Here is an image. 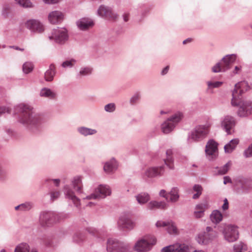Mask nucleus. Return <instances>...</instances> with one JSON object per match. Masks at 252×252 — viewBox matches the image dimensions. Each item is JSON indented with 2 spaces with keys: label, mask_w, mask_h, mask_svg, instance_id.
Here are the masks:
<instances>
[{
  "label": "nucleus",
  "mask_w": 252,
  "mask_h": 252,
  "mask_svg": "<svg viewBox=\"0 0 252 252\" xmlns=\"http://www.w3.org/2000/svg\"><path fill=\"white\" fill-rule=\"evenodd\" d=\"M15 110L19 113V122L31 132L37 133L41 129L43 118L31 105L20 103L15 107Z\"/></svg>",
  "instance_id": "1"
},
{
  "label": "nucleus",
  "mask_w": 252,
  "mask_h": 252,
  "mask_svg": "<svg viewBox=\"0 0 252 252\" xmlns=\"http://www.w3.org/2000/svg\"><path fill=\"white\" fill-rule=\"evenodd\" d=\"M249 88L247 82L241 81L235 84V89L232 92L231 104L234 106L240 105L237 112L238 115L240 117H244L252 115V102L246 101L242 104L240 102V96Z\"/></svg>",
  "instance_id": "2"
},
{
  "label": "nucleus",
  "mask_w": 252,
  "mask_h": 252,
  "mask_svg": "<svg viewBox=\"0 0 252 252\" xmlns=\"http://www.w3.org/2000/svg\"><path fill=\"white\" fill-rule=\"evenodd\" d=\"M209 132V126L206 125L196 126L188 133L187 140L189 143L199 142L206 138Z\"/></svg>",
  "instance_id": "3"
},
{
  "label": "nucleus",
  "mask_w": 252,
  "mask_h": 252,
  "mask_svg": "<svg viewBox=\"0 0 252 252\" xmlns=\"http://www.w3.org/2000/svg\"><path fill=\"white\" fill-rule=\"evenodd\" d=\"M157 240L155 236L147 235L139 239L134 246V250L137 252H148L156 244Z\"/></svg>",
  "instance_id": "4"
},
{
  "label": "nucleus",
  "mask_w": 252,
  "mask_h": 252,
  "mask_svg": "<svg viewBox=\"0 0 252 252\" xmlns=\"http://www.w3.org/2000/svg\"><path fill=\"white\" fill-rule=\"evenodd\" d=\"M48 37L50 40L54 41L60 44H63L68 40L69 37L66 29L58 28L53 29L51 33L48 34Z\"/></svg>",
  "instance_id": "5"
},
{
  "label": "nucleus",
  "mask_w": 252,
  "mask_h": 252,
  "mask_svg": "<svg viewBox=\"0 0 252 252\" xmlns=\"http://www.w3.org/2000/svg\"><path fill=\"white\" fill-rule=\"evenodd\" d=\"M107 251L108 252H129L130 246L128 244L109 239L107 241Z\"/></svg>",
  "instance_id": "6"
},
{
  "label": "nucleus",
  "mask_w": 252,
  "mask_h": 252,
  "mask_svg": "<svg viewBox=\"0 0 252 252\" xmlns=\"http://www.w3.org/2000/svg\"><path fill=\"white\" fill-rule=\"evenodd\" d=\"M218 233L210 226L206 228L204 232L198 234L196 237V241L201 245H207L217 237Z\"/></svg>",
  "instance_id": "7"
},
{
  "label": "nucleus",
  "mask_w": 252,
  "mask_h": 252,
  "mask_svg": "<svg viewBox=\"0 0 252 252\" xmlns=\"http://www.w3.org/2000/svg\"><path fill=\"white\" fill-rule=\"evenodd\" d=\"M206 158L210 161L215 160L218 156V144L214 140H209L205 147Z\"/></svg>",
  "instance_id": "8"
},
{
  "label": "nucleus",
  "mask_w": 252,
  "mask_h": 252,
  "mask_svg": "<svg viewBox=\"0 0 252 252\" xmlns=\"http://www.w3.org/2000/svg\"><path fill=\"white\" fill-rule=\"evenodd\" d=\"M111 189L107 185H99L96 188L94 192L86 197L87 199L104 198L106 196L110 195Z\"/></svg>",
  "instance_id": "9"
},
{
  "label": "nucleus",
  "mask_w": 252,
  "mask_h": 252,
  "mask_svg": "<svg viewBox=\"0 0 252 252\" xmlns=\"http://www.w3.org/2000/svg\"><path fill=\"white\" fill-rule=\"evenodd\" d=\"M39 221L42 227H49L56 222V214L52 212H42L40 214Z\"/></svg>",
  "instance_id": "10"
},
{
  "label": "nucleus",
  "mask_w": 252,
  "mask_h": 252,
  "mask_svg": "<svg viewBox=\"0 0 252 252\" xmlns=\"http://www.w3.org/2000/svg\"><path fill=\"white\" fill-rule=\"evenodd\" d=\"M225 239L229 242L235 241L239 237L238 228L232 225L226 226L223 231Z\"/></svg>",
  "instance_id": "11"
},
{
  "label": "nucleus",
  "mask_w": 252,
  "mask_h": 252,
  "mask_svg": "<svg viewBox=\"0 0 252 252\" xmlns=\"http://www.w3.org/2000/svg\"><path fill=\"white\" fill-rule=\"evenodd\" d=\"M236 124L235 119L230 115L224 116L220 119L221 127L227 134L231 133V130L235 127Z\"/></svg>",
  "instance_id": "12"
},
{
  "label": "nucleus",
  "mask_w": 252,
  "mask_h": 252,
  "mask_svg": "<svg viewBox=\"0 0 252 252\" xmlns=\"http://www.w3.org/2000/svg\"><path fill=\"white\" fill-rule=\"evenodd\" d=\"M97 14L102 18L108 20H115L117 17V14L114 12L111 7L104 5H100L97 10Z\"/></svg>",
  "instance_id": "13"
},
{
  "label": "nucleus",
  "mask_w": 252,
  "mask_h": 252,
  "mask_svg": "<svg viewBox=\"0 0 252 252\" xmlns=\"http://www.w3.org/2000/svg\"><path fill=\"white\" fill-rule=\"evenodd\" d=\"M164 172L163 166H153L147 168L144 173V178H154L162 176Z\"/></svg>",
  "instance_id": "14"
},
{
  "label": "nucleus",
  "mask_w": 252,
  "mask_h": 252,
  "mask_svg": "<svg viewBox=\"0 0 252 252\" xmlns=\"http://www.w3.org/2000/svg\"><path fill=\"white\" fill-rule=\"evenodd\" d=\"M236 186L239 187L243 192H247L252 188L251 181L242 176H238L235 179Z\"/></svg>",
  "instance_id": "15"
},
{
  "label": "nucleus",
  "mask_w": 252,
  "mask_h": 252,
  "mask_svg": "<svg viewBox=\"0 0 252 252\" xmlns=\"http://www.w3.org/2000/svg\"><path fill=\"white\" fill-rule=\"evenodd\" d=\"M118 224L119 227L122 229L131 230L135 227V222L129 217L125 215L120 218Z\"/></svg>",
  "instance_id": "16"
},
{
  "label": "nucleus",
  "mask_w": 252,
  "mask_h": 252,
  "mask_svg": "<svg viewBox=\"0 0 252 252\" xmlns=\"http://www.w3.org/2000/svg\"><path fill=\"white\" fill-rule=\"evenodd\" d=\"M26 27L32 32L41 33L44 30L43 25L38 20H30L25 24Z\"/></svg>",
  "instance_id": "17"
},
{
  "label": "nucleus",
  "mask_w": 252,
  "mask_h": 252,
  "mask_svg": "<svg viewBox=\"0 0 252 252\" xmlns=\"http://www.w3.org/2000/svg\"><path fill=\"white\" fill-rule=\"evenodd\" d=\"M63 192L66 198L72 200L77 207L79 206L80 204L79 199L75 195L74 192L68 185L64 186Z\"/></svg>",
  "instance_id": "18"
},
{
  "label": "nucleus",
  "mask_w": 252,
  "mask_h": 252,
  "mask_svg": "<svg viewBox=\"0 0 252 252\" xmlns=\"http://www.w3.org/2000/svg\"><path fill=\"white\" fill-rule=\"evenodd\" d=\"M76 25L80 30L86 31L94 26V22L91 18L84 17L78 20L76 22Z\"/></svg>",
  "instance_id": "19"
},
{
  "label": "nucleus",
  "mask_w": 252,
  "mask_h": 252,
  "mask_svg": "<svg viewBox=\"0 0 252 252\" xmlns=\"http://www.w3.org/2000/svg\"><path fill=\"white\" fill-rule=\"evenodd\" d=\"M63 19V15L62 12L58 10L50 12L48 15V20L53 24L61 23Z\"/></svg>",
  "instance_id": "20"
},
{
  "label": "nucleus",
  "mask_w": 252,
  "mask_h": 252,
  "mask_svg": "<svg viewBox=\"0 0 252 252\" xmlns=\"http://www.w3.org/2000/svg\"><path fill=\"white\" fill-rule=\"evenodd\" d=\"M168 204L165 201H158L153 200L150 201L147 205V208L150 210L155 209L165 210L168 207Z\"/></svg>",
  "instance_id": "21"
},
{
  "label": "nucleus",
  "mask_w": 252,
  "mask_h": 252,
  "mask_svg": "<svg viewBox=\"0 0 252 252\" xmlns=\"http://www.w3.org/2000/svg\"><path fill=\"white\" fill-rule=\"evenodd\" d=\"M161 131L164 134L170 133L173 127V116L170 117L161 125Z\"/></svg>",
  "instance_id": "22"
},
{
  "label": "nucleus",
  "mask_w": 252,
  "mask_h": 252,
  "mask_svg": "<svg viewBox=\"0 0 252 252\" xmlns=\"http://www.w3.org/2000/svg\"><path fill=\"white\" fill-rule=\"evenodd\" d=\"M71 185L73 189L79 193L83 192V185L82 183V177L77 176L74 177L71 180Z\"/></svg>",
  "instance_id": "23"
},
{
  "label": "nucleus",
  "mask_w": 252,
  "mask_h": 252,
  "mask_svg": "<svg viewBox=\"0 0 252 252\" xmlns=\"http://www.w3.org/2000/svg\"><path fill=\"white\" fill-rule=\"evenodd\" d=\"M236 59V55L235 54L228 55L222 59V66L226 71L229 69L230 65L234 63Z\"/></svg>",
  "instance_id": "24"
},
{
  "label": "nucleus",
  "mask_w": 252,
  "mask_h": 252,
  "mask_svg": "<svg viewBox=\"0 0 252 252\" xmlns=\"http://www.w3.org/2000/svg\"><path fill=\"white\" fill-rule=\"evenodd\" d=\"M39 95L41 97L47 98L50 99H55L57 97V94L55 91L45 87L40 90Z\"/></svg>",
  "instance_id": "25"
},
{
  "label": "nucleus",
  "mask_w": 252,
  "mask_h": 252,
  "mask_svg": "<svg viewBox=\"0 0 252 252\" xmlns=\"http://www.w3.org/2000/svg\"><path fill=\"white\" fill-rule=\"evenodd\" d=\"M118 167V163L114 158H111L106 162L104 165L103 169L105 172L110 173L115 170Z\"/></svg>",
  "instance_id": "26"
},
{
  "label": "nucleus",
  "mask_w": 252,
  "mask_h": 252,
  "mask_svg": "<svg viewBox=\"0 0 252 252\" xmlns=\"http://www.w3.org/2000/svg\"><path fill=\"white\" fill-rule=\"evenodd\" d=\"M77 132L81 135L88 136L93 135L97 133L95 129L90 128L86 126H79L77 128Z\"/></svg>",
  "instance_id": "27"
},
{
  "label": "nucleus",
  "mask_w": 252,
  "mask_h": 252,
  "mask_svg": "<svg viewBox=\"0 0 252 252\" xmlns=\"http://www.w3.org/2000/svg\"><path fill=\"white\" fill-rule=\"evenodd\" d=\"M156 226L157 227H165L168 233L172 234L173 233V224L171 221L158 220L156 223Z\"/></svg>",
  "instance_id": "28"
},
{
  "label": "nucleus",
  "mask_w": 252,
  "mask_h": 252,
  "mask_svg": "<svg viewBox=\"0 0 252 252\" xmlns=\"http://www.w3.org/2000/svg\"><path fill=\"white\" fill-rule=\"evenodd\" d=\"M173 151L172 149H168L166 152V158H164L165 164L170 169L173 167Z\"/></svg>",
  "instance_id": "29"
},
{
  "label": "nucleus",
  "mask_w": 252,
  "mask_h": 252,
  "mask_svg": "<svg viewBox=\"0 0 252 252\" xmlns=\"http://www.w3.org/2000/svg\"><path fill=\"white\" fill-rule=\"evenodd\" d=\"M93 70V68L91 66H82L80 68L77 76L79 78H82V77L91 75Z\"/></svg>",
  "instance_id": "30"
},
{
  "label": "nucleus",
  "mask_w": 252,
  "mask_h": 252,
  "mask_svg": "<svg viewBox=\"0 0 252 252\" xmlns=\"http://www.w3.org/2000/svg\"><path fill=\"white\" fill-rule=\"evenodd\" d=\"M239 142V140L238 138L232 139L224 146V149L225 152L228 153H231L235 149Z\"/></svg>",
  "instance_id": "31"
},
{
  "label": "nucleus",
  "mask_w": 252,
  "mask_h": 252,
  "mask_svg": "<svg viewBox=\"0 0 252 252\" xmlns=\"http://www.w3.org/2000/svg\"><path fill=\"white\" fill-rule=\"evenodd\" d=\"M55 66L54 64H51L49 66V68L45 72L44 78L46 81H52L55 75Z\"/></svg>",
  "instance_id": "32"
},
{
  "label": "nucleus",
  "mask_w": 252,
  "mask_h": 252,
  "mask_svg": "<svg viewBox=\"0 0 252 252\" xmlns=\"http://www.w3.org/2000/svg\"><path fill=\"white\" fill-rule=\"evenodd\" d=\"M135 198L138 203L140 204H144L150 199L149 194L146 192H141L136 195Z\"/></svg>",
  "instance_id": "33"
},
{
  "label": "nucleus",
  "mask_w": 252,
  "mask_h": 252,
  "mask_svg": "<svg viewBox=\"0 0 252 252\" xmlns=\"http://www.w3.org/2000/svg\"><path fill=\"white\" fill-rule=\"evenodd\" d=\"M210 218L212 222L217 224L221 221L222 215L219 211L214 210L210 215Z\"/></svg>",
  "instance_id": "34"
},
{
  "label": "nucleus",
  "mask_w": 252,
  "mask_h": 252,
  "mask_svg": "<svg viewBox=\"0 0 252 252\" xmlns=\"http://www.w3.org/2000/svg\"><path fill=\"white\" fill-rule=\"evenodd\" d=\"M86 231L94 237L101 238L104 236V232L93 227H88Z\"/></svg>",
  "instance_id": "35"
},
{
  "label": "nucleus",
  "mask_w": 252,
  "mask_h": 252,
  "mask_svg": "<svg viewBox=\"0 0 252 252\" xmlns=\"http://www.w3.org/2000/svg\"><path fill=\"white\" fill-rule=\"evenodd\" d=\"M159 195L164 198L167 203L169 202H172L173 200V192L172 189L168 192H167L164 189H161L159 192Z\"/></svg>",
  "instance_id": "36"
},
{
  "label": "nucleus",
  "mask_w": 252,
  "mask_h": 252,
  "mask_svg": "<svg viewBox=\"0 0 252 252\" xmlns=\"http://www.w3.org/2000/svg\"><path fill=\"white\" fill-rule=\"evenodd\" d=\"M234 252H249L248 251L247 246L242 242L236 244L233 246Z\"/></svg>",
  "instance_id": "37"
},
{
  "label": "nucleus",
  "mask_w": 252,
  "mask_h": 252,
  "mask_svg": "<svg viewBox=\"0 0 252 252\" xmlns=\"http://www.w3.org/2000/svg\"><path fill=\"white\" fill-rule=\"evenodd\" d=\"M174 252H189V247L185 244H174Z\"/></svg>",
  "instance_id": "38"
},
{
  "label": "nucleus",
  "mask_w": 252,
  "mask_h": 252,
  "mask_svg": "<svg viewBox=\"0 0 252 252\" xmlns=\"http://www.w3.org/2000/svg\"><path fill=\"white\" fill-rule=\"evenodd\" d=\"M14 252H30V246L26 243H22L15 248Z\"/></svg>",
  "instance_id": "39"
},
{
  "label": "nucleus",
  "mask_w": 252,
  "mask_h": 252,
  "mask_svg": "<svg viewBox=\"0 0 252 252\" xmlns=\"http://www.w3.org/2000/svg\"><path fill=\"white\" fill-rule=\"evenodd\" d=\"M184 117V113L180 111L174 112V127L179 124Z\"/></svg>",
  "instance_id": "40"
},
{
  "label": "nucleus",
  "mask_w": 252,
  "mask_h": 252,
  "mask_svg": "<svg viewBox=\"0 0 252 252\" xmlns=\"http://www.w3.org/2000/svg\"><path fill=\"white\" fill-rule=\"evenodd\" d=\"M85 239V235L81 232L76 233L73 237V241L78 244L82 243L84 241Z\"/></svg>",
  "instance_id": "41"
},
{
  "label": "nucleus",
  "mask_w": 252,
  "mask_h": 252,
  "mask_svg": "<svg viewBox=\"0 0 252 252\" xmlns=\"http://www.w3.org/2000/svg\"><path fill=\"white\" fill-rule=\"evenodd\" d=\"M33 66L31 62H26L23 65V71L26 74H28L33 70Z\"/></svg>",
  "instance_id": "42"
},
{
  "label": "nucleus",
  "mask_w": 252,
  "mask_h": 252,
  "mask_svg": "<svg viewBox=\"0 0 252 252\" xmlns=\"http://www.w3.org/2000/svg\"><path fill=\"white\" fill-rule=\"evenodd\" d=\"M20 5L25 8H31L33 7L32 3L30 0H15Z\"/></svg>",
  "instance_id": "43"
},
{
  "label": "nucleus",
  "mask_w": 252,
  "mask_h": 252,
  "mask_svg": "<svg viewBox=\"0 0 252 252\" xmlns=\"http://www.w3.org/2000/svg\"><path fill=\"white\" fill-rule=\"evenodd\" d=\"M207 84L208 86V89L209 90L219 88L222 84V82L220 81H208L207 82Z\"/></svg>",
  "instance_id": "44"
},
{
  "label": "nucleus",
  "mask_w": 252,
  "mask_h": 252,
  "mask_svg": "<svg viewBox=\"0 0 252 252\" xmlns=\"http://www.w3.org/2000/svg\"><path fill=\"white\" fill-rule=\"evenodd\" d=\"M7 178L6 171L3 168L1 163L0 162V182H4Z\"/></svg>",
  "instance_id": "45"
},
{
  "label": "nucleus",
  "mask_w": 252,
  "mask_h": 252,
  "mask_svg": "<svg viewBox=\"0 0 252 252\" xmlns=\"http://www.w3.org/2000/svg\"><path fill=\"white\" fill-rule=\"evenodd\" d=\"M212 70L213 72L215 73L225 71L222 66V63H218L216 64V65L213 66L212 68Z\"/></svg>",
  "instance_id": "46"
},
{
  "label": "nucleus",
  "mask_w": 252,
  "mask_h": 252,
  "mask_svg": "<svg viewBox=\"0 0 252 252\" xmlns=\"http://www.w3.org/2000/svg\"><path fill=\"white\" fill-rule=\"evenodd\" d=\"M76 61L74 59H71L70 60H67L63 62L62 63V66L64 67H69L71 68L76 63Z\"/></svg>",
  "instance_id": "47"
},
{
  "label": "nucleus",
  "mask_w": 252,
  "mask_h": 252,
  "mask_svg": "<svg viewBox=\"0 0 252 252\" xmlns=\"http://www.w3.org/2000/svg\"><path fill=\"white\" fill-rule=\"evenodd\" d=\"M208 204L207 201H204V202L199 203L197 204L195 206V210H200L202 211L203 212L205 211L206 209H208Z\"/></svg>",
  "instance_id": "48"
},
{
  "label": "nucleus",
  "mask_w": 252,
  "mask_h": 252,
  "mask_svg": "<svg viewBox=\"0 0 252 252\" xmlns=\"http://www.w3.org/2000/svg\"><path fill=\"white\" fill-rule=\"evenodd\" d=\"M21 211H27L30 210L33 207V204L31 202H26L21 204Z\"/></svg>",
  "instance_id": "49"
},
{
  "label": "nucleus",
  "mask_w": 252,
  "mask_h": 252,
  "mask_svg": "<svg viewBox=\"0 0 252 252\" xmlns=\"http://www.w3.org/2000/svg\"><path fill=\"white\" fill-rule=\"evenodd\" d=\"M141 94L140 92H136L131 97L130 99V103L131 104L136 103L140 98Z\"/></svg>",
  "instance_id": "50"
},
{
  "label": "nucleus",
  "mask_w": 252,
  "mask_h": 252,
  "mask_svg": "<svg viewBox=\"0 0 252 252\" xmlns=\"http://www.w3.org/2000/svg\"><path fill=\"white\" fill-rule=\"evenodd\" d=\"M104 110L107 112H113L116 110V105L114 103H108L105 105Z\"/></svg>",
  "instance_id": "51"
},
{
  "label": "nucleus",
  "mask_w": 252,
  "mask_h": 252,
  "mask_svg": "<svg viewBox=\"0 0 252 252\" xmlns=\"http://www.w3.org/2000/svg\"><path fill=\"white\" fill-rule=\"evenodd\" d=\"M230 166V162L226 163L224 166L221 167L218 171L219 174L223 175L226 174L229 170Z\"/></svg>",
  "instance_id": "52"
},
{
  "label": "nucleus",
  "mask_w": 252,
  "mask_h": 252,
  "mask_svg": "<svg viewBox=\"0 0 252 252\" xmlns=\"http://www.w3.org/2000/svg\"><path fill=\"white\" fill-rule=\"evenodd\" d=\"M61 192L59 191H53L50 193L51 200L53 201L57 199L60 196Z\"/></svg>",
  "instance_id": "53"
},
{
  "label": "nucleus",
  "mask_w": 252,
  "mask_h": 252,
  "mask_svg": "<svg viewBox=\"0 0 252 252\" xmlns=\"http://www.w3.org/2000/svg\"><path fill=\"white\" fill-rule=\"evenodd\" d=\"M244 155L246 158L252 157V144L245 150Z\"/></svg>",
  "instance_id": "54"
},
{
  "label": "nucleus",
  "mask_w": 252,
  "mask_h": 252,
  "mask_svg": "<svg viewBox=\"0 0 252 252\" xmlns=\"http://www.w3.org/2000/svg\"><path fill=\"white\" fill-rule=\"evenodd\" d=\"M204 212H203L202 211L195 210L194 212V216L195 217V218L197 219L203 217L204 216Z\"/></svg>",
  "instance_id": "55"
},
{
  "label": "nucleus",
  "mask_w": 252,
  "mask_h": 252,
  "mask_svg": "<svg viewBox=\"0 0 252 252\" xmlns=\"http://www.w3.org/2000/svg\"><path fill=\"white\" fill-rule=\"evenodd\" d=\"M161 252H173V245H169L162 249Z\"/></svg>",
  "instance_id": "56"
},
{
  "label": "nucleus",
  "mask_w": 252,
  "mask_h": 252,
  "mask_svg": "<svg viewBox=\"0 0 252 252\" xmlns=\"http://www.w3.org/2000/svg\"><path fill=\"white\" fill-rule=\"evenodd\" d=\"M5 113H10V109L6 107H0V116Z\"/></svg>",
  "instance_id": "57"
},
{
  "label": "nucleus",
  "mask_w": 252,
  "mask_h": 252,
  "mask_svg": "<svg viewBox=\"0 0 252 252\" xmlns=\"http://www.w3.org/2000/svg\"><path fill=\"white\" fill-rule=\"evenodd\" d=\"M193 189L194 191H196V193H200L199 194L202 193V188L199 185H195L193 187Z\"/></svg>",
  "instance_id": "58"
},
{
  "label": "nucleus",
  "mask_w": 252,
  "mask_h": 252,
  "mask_svg": "<svg viewBox=\"0 0 252 252\" xmlns=\"http://www.w3.org/2000/svg\"><path fill=\"white\" fill-rule=\"evenodd\" d=\"M47 4H54L59 2L61 0H43Z\"/></svg>",
  "instance_id": "59"
},
{
  "label": "nucleus",
  "mask_w": 252,
  "mask_h": 252,
  "mask_svg": "<svg viewBox=\"0 0 252 252\" xmlns=\"http://www.w3.org/2000/svg\"><path fill=\"white\" fill-rule=\"evenodd\" d=\"M169 69V66L168 65L165 67L162 70V71L161 72V75H163V76L166 75L168 73Z\"/></svg>",
  "instance_id": "60"
},
{
  "label": "nucleus",
  "mask_w": 252,
  "mask_h": 252,
  "mask_svg": "<svg viewBox=\"0 0 252 252\" xmlns=\"http://www.w3.org/2000/svg\"><path fill=\"white\" fill-rule=\"evenodd\" d=\"M231 183V179L228 176H224L223 177V184L226 185L227 183Z\"/></svg>",
  "instance_id": "61"
},
{
  "label": "nucleus",
  "mask_w": 252,
  "mask_h": 252,
  "mask_svg": "<svg viewBox=\"0 0 252 252\" xmlns=\"http://www.w3.org/2000/svg\"><path fill=\"white\" fill-rule=\"evenodd\" d=\"M123 19L125 22H127L128 20L129 14L128 13H124L123 15Z\"/></svg>",
  "instance_id": "62"
},
{
  "label": "nucleus",
  "mask_w": 252,
  "mask_h": 252,
  "mask_svg": "<svg viewBox=\"0 0 252 252\" xmlns=\"http://www.w3.org/2000/svg\"><path fill=\"white\" fill-rule=\"evenodd\" d=\"M192 39L191 38H188L186 39V40H184L183 42V44H186L189 43H190L192 42Z\"/></svg>",
  "instance_id": "63"
},
{
  "label": "nucleus",
  "mask_w": 252,
  "mask_h": 252,
  "mask_svg": "<svg viewBox=\"0 0 252 252\" xmlns=\"http://www.w3.org/2000/svg\"><path fill=\"white\" fill-rule=\"evenodd\" d=\"M52 180L54 182V183L55 184V185L57 187H58L60 185V179H52Z\"/></svg>",
  "instance_id": "64"
}]
</instances>
